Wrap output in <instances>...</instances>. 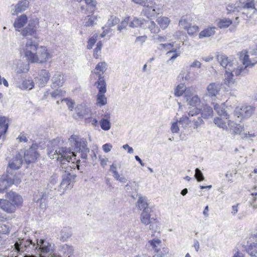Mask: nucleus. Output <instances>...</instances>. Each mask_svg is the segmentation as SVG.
<instances>
[{
	"label": "nucleus",
	"mask_w": 257,
	"mask_h": 257,
	"mask_svg": "<svg viewBox=\"0 0 257 257\" xmlns=\"http://www.w3.org/2000/svg\"><path fill=\"white\" fill-rule=\"evenodd\" d=\"M217 60L221 66L226 69L224 83L228 86H230L235 82L233 79L234 74L236 76H244L248 72V67L253 66L255 63H252L249 59L247 54H245L242 59H240V64L234 60H231L223 54L217 55Z\"/></svg>",
	"instance_id": "obj_1"
},
{
	"label": "nucleus",
	"mask_w": 257,
	"mask_h": 257,
	"mask_svg": "<svg viewBox=\"0 0 257 257\" xmlns=\"http://www.w3.org/2000/svg\"><path fill=\"white\" fill-rule=\"evenodd\" d=\"M37 44L32 40L27 41L24 49L25 56L31 63H43L49 56L47 49L41 47L37 50Z\"/></svg>",
	"instance_id": "obj_2"
},
{
	"label": "nucleus",
	"mask_w": 257,
	"mask_h": 257,
	"mask_svg": "<svg viewBox=\"0 0 257 257\" xmlns=\"http://www.w3.org/2000/svg\"><path fill=\"white\" fill-rule=\"evenodd\" d=\"M80 160H78L76 163L72 162L71 166H65L64 173L62 175V181L58 186V191L62 195L68 189H71L73 186V182L76 177V175L73 173V168L77 167L79 170Z\"/></svg>",
	"instance_id": "obj_3"
},
{
	"label": "nucleus",
	"mask_w": 257,
	"mask_h": 257,
	"mask_svg": "<svg viewBox=\"0 0 257 257\" xmlns=\"http://www.w3.org/2000/svg\"><path fill=\"white\" fill-rule=\"evenodd\" d=\"M70 143L71 151L69 154H72L73 156H76L75 153L80 154L81 158L84 160L83 162H85V160L87 158V154L89 152V149L87 147V142L85 139L81 138L79 136L75 135H72L69 139Z\"/></svg>",
	"instance_id": "obj_4"
},
{
	"label": "nucleus",
	"mask_w": 257,
	"mask_h": 257,
	"mask_svg": "<svg viewBox=\"0 0 257 257\" xmlns=\"http://www.w3.org/2000/svg\"><path fill=\"white\" fill-rule=\"evenodd\" d=\"M70 149L67 148H61L58 150L54 148H48L47 149V154L51 159H56L57 160L62 162L61 167L63 169L66 165V162L70 163L72 158L68 155L70 153Z\"/></svg>",
	"instance_id": "obj_5"
},
{
	"label": "nucleus",
	"mask_w": 257,
	"mask_h": 257,
	"mask_svg": "<svg viewBox=\"0 0 257 257\" xmlns=\"http://www.w3.org/2000/svg\"><path fill=\"white\" fill-rule=\"evenodd\" d=\"M255 108L251 105H242L241 107H237L234 111L235 120L241 122L243 119L250 117L254 111Z\"/></svg>",
	"instance_id": "obj_6"
},
{
	"label": "nucleus",
	"mask_w": 257,
	"mask_h": 257,
	"mask_svg": "<svg viewBox=\"0 0 257 257\" xmlns=\"http://www.w3.org/2000/svg\"><path fill=\"white\" fill-rule=\"evenodd\" d=\"M97 88L98 93L96 96L97 105L101 106L107 103V98L105 96L106 91V83L104 78L99 75V79L97 81Z\"/></svg>",
	"instance_id": "obj_7"
},
{
	"label": "nucleus",
	"mask_w": 257,
	"mask_h": 257,
	"mask_svg": "<svg viewBox=\"0 0 257 257\" xmlns=\"http://www.w3.org/2000/svg\"><path fill=\"white\" fill-rule=\"evenodd\" d=\"M23 156L20 153L17 154L15 157L9 161L6 170V173L13 176L14 171L19 170L23 163Z\"/></svg>",
	"instance_id": "obj_8"
},
{
	"label": "nucleus",
	"mask_w": 257,
	"mask_h": 257,
	"mask_svg": "<svg viewBox=\"0 0 257 257\" xmlns=\"http://www.w3.org/2000/svg\"><path fill=\"white\" fill-rule=\"evenodd\" d=\"M56 182V176H54L51 177L50 182L47 185L48 187L44 192L41 193L42 195H41V198L38 199L37 200V203H40V206H41L43 200H45L49 196L51 197L54 196V194L52 193V189L54 190L56 189L55 188H53V186L54 185Z\"/></svg>",
	"instance_id": "obj_9"
},
{
	"label": "nucleus",
	"mask_w": 257,
	"mask_h": 257,
	"mask_svg": "<svg viewBox=\"0 0 257 257\" xmlns=\"http://www.w3.org/2000/svg\"><path fill=\"white\" fill-rule=\"evenodd\" d=\"M200 112H201V110L195 107L188 113V116L191 118L192 122L194 123L193 127L195 129L201 126L204 123L203 117L201 114L199 115Z\"/></svg>",
	"instance_id": "obj_10"
},
{
	"label": "nucleus",
	"mask_w": 257,
	"mask_h": 257,
	"mask_svg": "<svg viewBox=\"0 0 257 257\" xmlns=\"http://www.w3.org/2000/svg\"><path fill=\"white\" fill-rule=\"evenodd\" d=\"M24 158L26 163L29 165L34 163L37 159L38 153L35 146H31L28 150L24 151Z\"/></svg>",
	"instance_id": "obj_11"
},
{
	"label": "nucleus",
	"mask_w": 257,
	"mask_h": 257,
	"mask_svg": "<svg viewBox=\"0 0 257 257\" xmlns=\"http://www.w3.org/2000/svg\"><path fill=\"white\" fill-rule=\"evenodd\" d=\"M152 208H147L142 211L140 217L141 221L142 223L145 225L150 224V229L153 228V226L155 223V222H151L152 220L155 219L153 217H152Z\"/></svg>",
	"instance_id": "obj_12"
},
{
	"label": "nucleus",
	"mask_w": 257,
	"mask_h": 257,
	"mask_svg": "<svg viewBox=\"0 0 257 257\" xmlns=\"http://www.w3.org/2000/svg\"><path fill=\"white\" fill-rule=\"evenodd\" d=\"M54 244L51 243L44 239H41L37 241L36 248H38V250L43 253H50L53 252Z\"/></svg>",
	"instance_id": "obj_13"
},
{
	"label": "nucleus",
	"mask_w": 257,
	"mask_h": 257,
	"mask_svg": "<svg viewBox=\"0 0 257 257\" xmlns=\"http://www.w3.org/2000/svg\"><path fill=\"white\" fill-rule=\"evenodd\" d=\"M10 175L6 173L0 178V193H3L8 187L15 183L14 178L10 177Z\"/></svg>",
	"instance_id": "obj_14"
},
{
	"label": "nucleus",
	"mask_w": 257,
	"mask_h": 257,
	"mask_svg": "<svg viewBox=\"0 0 257 257\" xmlns=\"http://www.w3.org/2000/svg\"><path fill=\"white\" fill-rule=\"evenodd\" d=\"M29 5L28 0H19L15 5L14 9L12 10V14L17 15L19 13H23L29 8Z\"/></svg>",
	"instance_id": "obj_15"
},
{
	"label": "nucleus",
	"mask_w": 257,
	"mask_h": 257,
	"mask_svg": "<svg viewBox=\"0 0 257 257\" xmlns=\"http://www.w3.org/2000/svg\"><path fill=\"white\" fill-rule=\"evenodd\" d=\"M75 111L79 117L84 118L85 120L89 116L91 115L90 108L85 104L78 105L75 108Z\"/></svg>",
	"instance_id": "obj_16"
},
{
	"label": "nucleus",
	"mask_w": 257,
	"mask_h": 257,
	"mask_svg": "<svg viewBox=\"0 0 257 257\" xmlns=\"http://www.w3.org/2000/svg\"><path fill=\"white\" fill-rule=\"evenodd\" d=\"M6 198L9 199L17 208L22 205L23 201L20 195L12 191L7 193Z\"/></svg>",
	"instance_id": "obj_17"
},
{
	"label": "nucleus",
	"mask_w": 257,
	"mask_h": 257,
	"mask_svg": "<svg viewBox=\"0 0 257 257\" xmlns=\"http://www.w3.org/2000/svg\"><path fill=\"white\" fill-rule=\"evenodd\" d=\"M220 90V85L219 83H211L207 87L206 95L211 98L215 97Z\"/></svg>",
	"instance_id": "obj_18"
},
{
	"label": "nucleus",
	"mask_w": 257,
	"mask_h": 257,
	"mask_svg": "<svg viewBox=\"0 0 257 257\" xmlns=\"http://www.w3.org/2000/svg\"><path fill=\"white\" fill-rule=\"evenodd\" d=\"M0 207L7 213L14 212L17 208V207L7 198L0 199Z\"/></svg>",
	"instance_id": "obj_19"
},
{
	"label": "nucleus",
	"mask_w": 257,
	"mask_h": 257,
	"mask_svg": "<svg viewBox=\"0 0 257 257\" xmlns=\"http://www.w3.org/2000/svg\"><path fill=\"white\" fill-rule=\"evenodd\" d=\"M213 105L214 109L217 113L223 118H225L226 119H230L229 114L225 109V105L224 103H222L221 104H218L216 103H212Z\"/></svg>",
	"instance_id": "obj_20"
},
{
	"label": "nucleus",
	"mask_w": 257,
	"mask_h": 257,
	"mask_svg": "<svg viewBox=\"0 0 257 257\" xmlns=\"http://www.w3.org/2000/svg\"><path fill=\"white\" fill-rule=\"evenodd\" d=\"M51 87L56 88L62 86L64 82L63 76L59 72H56L52 78Z\"/></svg>",
	"instance_id": "obj_21"
},
{
	"label": "nucleus",
	"mask_w": 257,
	"mask_h": 257,
	"mask_svg": "<svg viewBox=\"0 0 257 257\" xmlns=\"http://www.w3.org/2000/svg\"><path fill=\"white\" fill-rule=\"evenodd\" d=\"M136 197H138L137 202V206L140 210H145L147 208H151L148 207L147 197L143 196L141 194H137Z\"/></svg>",
	"instance_id": "obj_22"
},
{
	"label": "nucleus",
	"mask_w": 257,
	"mask_h": 257,
	"mask_svg": "<svg viewBox=\"0 0 257 257\" xmlns=\"http://www.w3.org/2000/svg\"><path fill=\"white\" fill-rule=\"evenodd\" d=\"M234 120L235 121L233 120L228 119V125L235 134H239L242 131L243 127L240 124V122L236 121L235 119Z\"/></svg>",
	"instance_id": "obj_23"
},
{
	"label": "nucleus",
	"mask_w": 257,
	"mask_h": 257,
	"mask_svg": "<svg viewBox=\"0 0 257 257\" xmlns=\"http://www.w3.org/2000/svg\"><path fill=\"white\" fill-rule=\"evenodd\" d=\"M50 74L48 71L42 69L40 72V78L39 79V85L40 87H43L48 82L50 79Z\"/></svg>",
	"instance_id": "obj_24"
},
{
	"label": "nucleus",
	"mask_w": 257,
	"mask_h": 257,
	"mask_svg": "<svg viewBox=\"0 0 257 257\" xmlns=\"http://www.w3.org/2000/svg\"><path fill=\"white\" fill-rule=\"evenodd\" d=\"M107 69V64L105 62H101L98 63L94 70V73L98 75V77L99 78V75L104 78V77L102 76V74L104 73V72Z\"/></svg>",
	"instance_id": "obj_25"
},
{
	"label": "nucleus",
	"mask_w": 257,
	"mask_h": 257,
	"mask_svg": "<svg viewBox=\"0 0 257 257\" xmlns=\"http://www.w3.org/2000/svg\"><path fill=\"white\" fill-rule=\"evenodd\" d=\"M21 33L24 36H32L35 37L36 33L34 24L29 23V25L23 30Z\"/></svg>",
	"instance_id": "obj_26"
},
{
	"label": "nucleus",
	"mask_w": 257,
	"mask_h": 257,
	"mask_svg": "<svg viewBox=\"0 0 257 257\" xmlns=\"http://www.w3.org/2000/svg\"><path fill=\"white\" fill-rule=\"evenodd\" d=\"M27 16L25 14H23L20 17H18L17 19L15 20L14 24V26L16 29L21 28L27 22Z\"/></svg>",
	"instance_id": "obj_27"
},
{
	"label": "nucleus",
	"mask_w": 257,
	"mask_h": 257,
	"mask_svg": "<svg viewBox=\"0 0 257 257\" xmlns=\"http://www.w3.org/2000/svg\"><path fill=\"white\" fill-rule=\"evenodd\" d=\"M8 118L0 115V134L5 135L9 127Z\"/></svg>",
	"instance_id": "obj_28"
},
{
	"label": "nucleus",
	"mask_w": 257,
	"mask_h": 257,
	"mask_svg": "<svg viewBox=\"0 0 257 257\" xmlns=\"http://www.w3.org/2000/svg\"><path fill=\"white\" fill-rule=\"evenodd\" d=\"M60 250L64 254L68 255V257H71L73 254V247L67 244L61 245L60 246Z\"/></svg>",
	"instance_id": "obj_29"
},
{
	"label": "nucleus",
	"mask_w": 257,
	"mask_h": 257,
	"mask_svg": "<svg viewBox=\"0 0 257 257\" xmlns=\"http://www.w3.org/2000/svg\"><path fill=\"white\" fill-rule=\"evenodd\" d=\"M178 121L179 124L181 125V126L184 128L192 126V119L191 117L189 116H182Z\"/></svg>",
	"instance_id": "obj_30"
},
{
	"label": "nucleus",
	"mask_w": 257,
	"mask_h": 257,
	"mask_svg": "<svg viewBox=\"0 0 257 257\" xmlns=\"http://www.w3.org/2000/svg\"><path fill=\"white\" fill-rule=\"evenodd\" d=\"M17 86L22 89H32L34 87V83L32 79H25L22 83L18 84Z\"/></svg>",
	"instance_id": "obj_31"
},
{
	"label": "nucleus",
	"mask_w": 257,
	"mask_h": 257,
	"mask_svg": "<svg viewBox=\"0 0 257 257\" xmlns=\"http://www.w3.org/2000/svg\"><path fill=\"white\" fill-rule=\"evenodd\" d=\"M200 112L203 118L207 119L212 116L213 111L211 107L206 106Z\"/></svg>",
	"instance_id": "obj_32"
},
{
	"label": "nucleus",
	"mask_w": 257,
	"mask_h": 257,
	"mask_svg": "<svg viewBox=\"0 0 257 257\" xmlns=\"http://www.w3.org/2000/svg\"><path fill=\"white\" fill-rule=\"evenodd\" d=\"M215 29L216 28L215 27H211L202 31L199 34V38L201 39L205 37H209L213 35L215 33Z\"/></svg>",
	"instance_id": "obj_33"
},
{
	"label": "nucleus",
	"mask_w": 257,
	"mask_h": 257,
	"mask_svg": "<svg viewBox=\"0 0 257 257\" xmlns=\"http://www.w3.org/2000/svg\"><path fill=\"white\" fill-rule=\"evenodd\" d=\"M191 18L189 16L187 15L183 16L180 20L179 24L180 27L186 29L191 25Z\"/></svg>",
	"instance_id": "obj_34"
},
{
	"label": "nucleus",
	"mask_w": 257,
	"mask_h": 257,
	"mask_svg": "<svg viewBox=\"0 0 257 257\" xmlns=\"http://www.w3.org/2000/svg\"><path fill=\"white\" fill-rule=\"evenodd\" d=\"M240 4V1L237 2L234 4L228 5L226 7V10L227 13L230 14L232 12H239L241 10V7Z\"/></svg>",
	"instance_id": "obj_35"
},
{
	"label": "nucleus",
	"mask_w": 257,
	"mask_h": 257,
	"mask_svg": "<svg viewBox=\"0 0 257 257\" xmlns=\"http://www.w3.org/2000/svg\"><path fill=\"white\" fill-rule=\"evenodd\" d=\"M72 235V232L70 228L65 227L63 228L60 232L61 240L66 241Z\"/></svg>",
	"instance_id": "obj_36"
},
{
	"label": "nucleus",
	"mask_w": 257,
	"mask_h": 257,
	"mask_svg": "<svg viewBox=\"0 0 257 257\" xmlns=\"http://www.w3.org/2000/svg\"><path fill=\"white\" fill-rule=\"evenodd\" d=\"M29 66L27 64H24L23 62L19 61L17 65V68L16 71L17 73H22L26 72L28 71Z\"/></svg>",
	"instance_id": "obj_37"
},
{
	"label": "nucleus",
	"mask_w": 257,
	"mask_h": 257,
	"mask_svg": "<svg viewBox=\"0 0 257 257\" xmlns=\"http://www.w3.org/2000/svg\"><path fill=\"white\" fill-rule=\"evenodd\" d=\"M96 19V17L93 15L91 16L88 15L84 20L83 24L86 27L92 26L95 24V20Z\"/></svg>",
	"instance_id": "obj_38"
},
{
	"label": "nucleus",
	"mask_w": 257,
	"mask_h": 257,
	"mask_svg": "<svg viewBox=\"0 0 257 257\" xmlns=\"http://www.w3.org/2000/svg\"><path fill=\"white\" fill-rule=\"evenodd\" d=\"M161 243V241L159 239H153L152 240H150L148 241L147 245L151 246L153 249H154L155 251H156L158 247L160 246Z\"/></svg>",
	"instance_id": "obj_39"
},
{
	"label": "nucleus",
	"mask_w": 257,
	"mask_h": 257,
	"mask_svg": "<svg viewBox=\"0 0 257 257\" xmlns=\"http://www.w3.org/2000/svg\"><path fill=\"white\" fill-rule=\"evenodd\" d=\"M232 24V21L229 19L224 18L219 21L218 26L220 29L228 27Z\"/></svg>",
	"instance_id": "obj_40"
},
{
	"label": "nucleus",
	"mask_w": 257,
	"mask_h": 257,
	"mask_svg": "<svg viewBox=\"0 0 257 257\" xmlns=\"http://www.w3.org/2000/svg\"><path fill=\"white\" fill-rule=\"evenodd\" d=\"M157 22L160 26L163 29L166 28L169 24V19L167 17L159 18L157 19Z\"/></svg>",
	"instance_id": "obj_41"
},
{
	"label": "nucleus",
	"mask_w": 257,
	"mask_h": 257,
	"mask_svg": "<svg viewBox=\"0 0 257 257\" xmlns=\"http://www.w3.org/2000/svg\"><path fill=\"white\" fill-rule=\"evenodd\" d=\"M214 122L218 127L222 128L223 130H226L227 128L226 125L227 122L219 117H215L214 119Z\"/></svg>",
	"instance_id": "obj_42"
},
{
	"label": "nucleus",
	"mask_w": 257,
	"mask_h": 257,
	"mask_svg": "<svg viewBox=\"0 0 257 257\" xmlns=\"http://www.w3.org/2000/svg\"><path fill=\"white\" fill-rule=\"evenodd\" d=\"M246 251L251 256H255L257 255V243H253L246 249Z\"/></svg>",
	"instance_id": "obj_43"
},
{
	"label": "nucleus",
	"mask_w": 257,
	"mask_h": 257,
	"mask_svg": "<svg viewBox=\"0 0 257 257\" xmlns=\"http://www.w3.org/2000/svg\"><path fill=\"white\" fill-rule=\"evenodd\" d=\"M99 123L101 126V128L104 131H108L110 128L111 124L109 121L105 118H102L100 121Z\"/></svg>",
	"instance_id": "obj_44"
},
{
	"label": "nucleus",
	"mask_w": 257,
	"mask_h": 257,
	"mask_svg": "<svg viewBox=\"0 0 257 257\" xmlns=\"http://www.w3.org/2000/svg\"><path fill=\"white\" fill-rule=\"evenodd\" d=\"M155 252L156 254L153 257H163L169 252V249L167 247L158 248Z\"/></svg>",
	"instance_id": "obj_45"
},
{
	"label": "nucleus",
	"mask_w": 257,
	"mask_h": 257,
	"mask_svg": "<svg viewBox=\"0 0 257 257\" xmlns=\"http://www.w3.org/2000/svg\"><path fill=\"white\" fill-rule=\"evenodd\" d=\"M186 87L184 84L181 83L178 85L175 91V95L177 96H180L183 95L186 90Z\"/></svg>",
	"instance_id": "obj_46"
},
{
	"label": "nucleus",
	"mask_w": 257,
	"mask_h": 257,
	"mask_svg": "<svg viewBox=\"0 0 257 257\" xmlns=\"http://www.w3.org/2000/svg\"><path fill=\"white\" fill-rule=\"evenodd\" d=\"M188 104L191 106H197L200 103V98L197 95H194L189 99H187Z\"/></svg>",
	"instance_id": "obj_47"
},
{
	"label": "nucleus",
	"mask_w": 257,
	"mask_h": 257,
	"mask_svg": "<svg viewBox=\"0 0 257 257\" xmlns=\"http://www.w3.org/2000/svg\"><path fill=\"white\" fill-rule=\"evenodd\" d=\"M98 35L97 34H94L91 37H90L87 42V48L88 49H91L96 42L97 40Z\"/></svg>",
	"instance_id": "obj_48"
},
{
	"label": "nucleus",
	"mask_w": 257,
	"mask_h": 257,
	"mask_svg": "<svg viewBox=\"0 0 257 257\" xmlns=\"http://www.w3.org/2000/svg\"><path fill=\"white\" fill-rule=\"evenodd\" d=\"M143 24V20L134 18L129 23L128 26L132 28L141 27Z\"/></svg>",
	"instance_id": "obj_49"
},
{
	"label": "nucleus",
	"mask_w": 257,
	"mask_h": 257,
	"mask_svg": "<svg viewBox=\"0 0 257 257\" xmlns=\"http://www.w3.org/2000/svg\"><path fill=\"white\" fill-rule=\"evenodd\" d=\"M160 12V9H156L155 8L152 7H148V8L146 10V14L150 15L151 16H154L156 14H159Z\"/></svg>",
	"instance_id": "obj_50"
},
{
	"label": "nucleus",
	"mask_w": 257,
	"mask_h": 257,
	"mask_svg": "<svg viewBox=\"0 0 257 257\" xmlns=\"http://www.w3.org/2000/svg\"><path fill=\"white\" fill-rule=\"evenodd\" d=\"M194 177L198 182H201L205 180V177L202 172L199 168L195 169Z\"/></svg>",
	"instance_id": "obj_51"
},
{
	"label": "nucleus",
	"mask_w": 257,
	"mask_h": 257,
	"mask_svg": "<svg viewBox=\"0 0 257 257\" xmlns=\"http://www.w3.org/2000/svg\"><path fill=\"white\" fill-rule=\"evenodd\" d=\"M150 24L149 25V29L152 33L157 34L160 32L159 28L156 25L154 21H150Z\"/></svg>",
	"instance_id": "obj_52"
},
{
	"label": "nucleus",
	"mask_w": 257,
	"mask_h": 257,
	"mask_svg": "<svg viewBox=\"0 0 257 257\" xmlns=\"http://www.w3.org/2000/svg\"><path fill=\"white\" fill-rule=\"evenodd\" d=\"M240 5H241V10L242 9H252L256 10V9H255L253 0H251V1L245 4L240 2Z\"/></svg>",
	"instance_id": "obj_53"
},
{
	"label": "nucleus",
	"mask_w": 257,
	"mask_h": 257,
	"mask_svg": "<svg viewBox=\"0 0 257 257\" xmlns=\"http://www.w3.org/2000/svg\"><path fill=\"white\" fill-rule=\"evenodd\" d=\"M119 22V20L115 16H111L110 18L107 22V25L109 27H112L117 24Z\"/></svg>",
	"instance_id": "obj_54"
},
{
	"label": "nucleus",
	"mask_w": 257,
	"mask_h": 257,
	"mask_svg": "<svg viewBox=\"0 0 257 257\" xmlns=\"http://www.w3.org/2000/svg\"><path fill=\"white\" fill-rule=\"evenodd\" d=\"M130 18L128 17L125 18L123 21H122L121 24L117 26V30L121 31L122 29H125L126 26L129 25Z\"/></svg>",
	"instance_id": "obj_55"
},
{
	"label": "nucleus",
	"mask_w": 257,
	"mask_h": 257,
	"mask_svg": "<svg viewBox=\"0 0 257 257\" xmlns=\"http://www.w3.org/2000/svg\"><path fill=\"white\" fill-rule=\"evenodd\" d=\"M179 121L178 120L172 123V125L171 127V131L173 133H178L179 131Z\"/></svg>",
	"instance_id": "obj_56"
},
{
	"label": "nucleus",
	"mask_w": 257,
	"mask_h": 257,
	"mask_svg": "<svg viewBox=\"0 0 257 257\" xmlns=\"http://www.w3.org/2000/svg\"><path fill=\"white\" fill-rule=\"evenodd\" d=\"M198 27L196 26H189L185 30H187L188 33L189 35H192L198 31Z\"/></svg>",
	"instance_id": "obj_57"
},
{
	"label": "nucleus",
	"mask_w": 257,
	"mask_h": 257,
	"mask_svg": "<svg viewBox=\"0 0 257 257\" xmlns=\"http://www.w3.org/2000/svg\"><path fill=\"white\" fill-rule=\"evenodd\" d=\"M85 120L86 123L91 122L93 126H96L98 124V120L95 118H92L91 115L87 117Z\"/></svg>",
	"instance_id": "obj_58"
},
{
	"label": "nucleus",
	"mask_w": 257,
	"mask_h": 257,
	"mask_svg": "<svg viewBox=\"0 0 257 257\" xmlns=\"http://www.w3.org/2000/svg\"><path fill=\"white\" fill-rule=\"evenodd\" d=\"M173 53V55L171 56L170 58V61H173L178 56H179L180 53H178L176 52V50H172L169 51L167 54H171Z\"/></svg>",
	"instance_id": "obj_59"
},
{
	"label": "nucleus",
	"mask_w": 257,
	"mask_h": 257,
	"mask_svg": "<svg viewBox=\"0 0 257 257\" xmlns=\"http://www.w3.org/2000/svg\"><path fill=\"white\" fill-rule=\"evenodd\" d=\"M166 37L163 36H160L158 35L153 36L152 39L155 43L163 42L166 40Z\"/></svg>",
	"instance_id": "obj_60"
},
{
	"label": "nucleus",
	"mask_w": 257,
	"mask_h": 257,
	"mask_svg": "<svg viewBox=\"0 0 257 257\" xmlns=\"http://www.w3.org/2000/svg\"><path fill=\"white\" fill-rule=\"evenodd\" d=\"M14 248L18 252H23V247L22 246L21 240H19L18 241L16 242L14 244Z\"/></svg>",
	"instance_id": "obj_61"
},
{
	"label": "nucleus",
	"mask_w": 257,
	"mask_h": 257,
	"mask_svg": "<svg viewBox=\"0 0 257 257\" xmlns=\"http://www.w3.org/2000/svg\"><path fill=\"white\" fill-rule=\"evenodd\" d=\"M10 232V227L8 225L2 224L0 225V232L3 234H8Z\"/></svg>",
	"instance_id": "obj_62"
},
{
	"label": "nucleus",
	"mask_w": 257,
	"mask_h": 257,
	"mask_svg": "<svg viewBox=\"0 0 257 257\" xmlns=\"http://www.w3.org/2000/svg\"><path fill=\"white\" fill-rule=\"evenodd\" d=\"M62 101H65L66 102V104H67V105L68 107V108L70 110H72V109L74 107V102L71 100H69L68 99V98H64L62 100Z\"/></svg>",
	"instance_id": "obj_63"
},
{
	"label": "nucleus",
	"mask_w": 257,
	"mask_h": 257,
	"mask_svg": "<svg viewBox=\"0 0 257 257\" xmlns=\"http://www.w3.org/2000/svg\"><path fill=\"white\" fill-rule=\"evenodd\" d=\"M110 171L112 173L113 176H117L118 175V172L117 171L116 165L114 164H112L110 167Z\"/></svg>",
	"instance_id": "obj_64"
}]
</instances>
